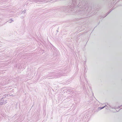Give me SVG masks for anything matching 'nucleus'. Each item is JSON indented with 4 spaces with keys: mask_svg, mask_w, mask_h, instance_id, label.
Here are the masks:
<instances>
[{
    "mask_svg": "<svg viewBox=\"0 0 122 122\" xmlns=\"http://www.w3.org/2000/svg\"><path fill=\"white\" fill-rule=\"evenodd\" d=\"M26 12V10H24L23 11H22V13H25Z\"/></svg>",
    "mask_w": 122,
    "mask_h": 122,
    "instance_id": "obj_1",
    "label": "nucleus"
}]
</instances>
